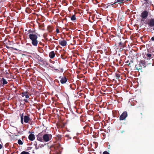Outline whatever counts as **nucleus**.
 I'll return each instance as SVG.
<instances>
[{
    "label": "nucleus",
    "mask_w": 154,
    "mask_h": 154,
    "mask_svg": "<svg viewBox=\"0 0 154 154\" xmlns=\"http://www.w3.org/2000/svg\"><path fill=\"white\" fill-rule=\"evenodd\" d=\"M29 39L32 41V44L34 46H37L38 44V41L37 39V35L35 34H30L29 35Z\"/></svg>",
    "instance_id": "nucleus-1"
},
{
    "label": "nucleus",
    "mask_w": 154,
    "mask_h": 154,
    "mask_svg": "<svg viewBox=\"0 0 154 154\" xmlns=\"http://www.w3.org/2000/svg\"><path fill=\"white\" fill-rule=\"evenodd\" d=\"M146 67V64L145 60H140L139 63L136 64L135 66V70L138 71L141 70L142 72V69L143 68H145Z\"/></svg>",
    "instance_id": "nucleus-2"
},
{
    "label": "nucleus",
    "mask_w": 154,
    "mask_h": 154,
    "mask_svg": "<svg viewBox=\"0 0 154 154\" xmlns=\"http://www.w3.org/2000/svg\"><path fill=\"white\" fill-rule=\"evenodd\" d=\"M112 36H113L114 40H115V39H119V42H118L117 44L119 45V47H124L125 46V44L124 42L123 41H122L121 39H120L119 37L118 36H114L113 35H112Z\"/></svg>",
    "instance_id": "nucleus-3"
},
{
    "label": "nucleus",
    "mask_w": 154,
    "mask_h": 154,
    "mask_svg": "<svg viewBox=\"0 0 154 154\" xmlns=\"http://www.w3.org/2000/svg\"><path fill=\"white\" fill-rule=\"evenodd\" d=\"M125 2L124 0H115V2L114 3H109L108 5V7L112 5V7L116 8V3H118L119 5L123 4Z\"/></svg>",
    "instance_id": "nucleus-4"
},
{
    "label": "nucleus",
    "mask_w": 154,
    "mask_h": 154,
    "mask_svg": "<svg viewBox=\"0 0 154 154\" xmlns=\"http://www.w3.org/2000/svg\"><path fill=\"white\" fill-rule=\"evenodd\" d=\"M52 135L51 134H45L43 135V142H48L51 140Z\"/></svg>",
    "instance_id": "nucleus-5"
},
{
    "label": "nucleus",
    "mask_w": 154,
    "mask_h": 154,
    "mask_svg": "<svg viewBox=\"0 0 154 154\" xmlns=\"http://www.w3.org/2000/svg\"><path fill=\"white\" fill-rule=\"evenodd\" d=\"M148 16V13L147 11H143L141 14L140 17H141V20L144 21Z\"/></svg>",
    "instance_id": "nucleus-6"
},
{
    "label": "nucleus",
    "mask_w": 154,
    "mask_h": 154,
    "mask_svg": "<svg viewBox=\"0 0 154 154\" xmlns=\"http://www.w3.org/2000/svg\"><path fill=\"white\" fill-rule=\"evenodd\" d=\"M128 116V113L127 111L124 112L119 117V120L120 121L126 120V118Z\"/></svg>",
    "instance_id": "nucleus-7"
},
{
    "label": "nucleus",
    "mask_w": 154,
    "mask_h": 154,
    "mask_svg": "<svg viewBox=\"0 0 154 154\" xmlns=\"http://www.w3.org/2000/svg\"><path fill=\"white\" fill-rule=\"evenodd\" d=\"M43 135L42 133H40L37 136L38 140L40 142H43Z\"/></svg>",
    "instance_id": "nucleus-8"
},
{
    "label": "nucleus",
    "mask_w": 154,
    "mask_h": 154,
    "mask_svg": "<svg viewBox=\"0 0 154 154\" xmlns=\"http://www.w3.org/2000/svg\"><path fill=\"white\" fill-rule=\"evenodd\" d=\"M29 93L27 91H25L22 92L21 93V95L22 97H23L25 96L26 98H28L29 97Z\"/></svg>",
    "instance_id": "nucleus-9"
},
{
    "label": "nucleus",
    "mask_w": 154,
    "mask_h": 154,
    "mask_svg": "<svg viewBox=\"0 0 154 154\" xmlns=\"http://www.w3.org/2000/svg\"><path fill=\"white\" fill-rule=\"evenodd\" d=\"M59 41V44L62 46H65L67 45V42L65 40H60Z\"/></svg>",
    "instance_id": "nucleus-10"
},
{
    "label": "nucleus",
    "mask_w": 154,
    "mask_h": 154,
    "mask_svg": "<svg viewBox=\"0 0 154 154\" xmlns=\"http://www.w3.org/2000/svg\"><path fill=\"white\" fill-rule=\"evenodd\" d=\"M151 56L152 55L151 54L145 53V55H143V57L147 59H150L151 58Z\"/></svg>",
    "instance_id": "nucleus-11"
},
{
    "label": "nucleus",
    "mask_w": 154,
    "mask_h": 154,
    "mask_svg": "<svg viewBox=\"0 0 154 154\" xmlns=\"http://www.w3.org/2000/svg\"><path fill=\"white\" fill-rule=\"evenodd\" d=\"M67 81V79L66 76H64L61 78L60 82L62 84H63L66 83Z\"/></svg>",
    "instance_id": "nucleus-12"
},
{
    "label": "nucleus",
    "mask_w": 154,
    "mask_h": 154,
    "mask_svg": "<svg viewBox=\"0 0 154 154\" xmlns=\"http://www.w3.org/2000/svg\"><path fill=\"white\" fill-rule=\"evenodd\" d=\"M149 26L153 27L154 26V19H151L149 21V23H148Z\"/></svg>",
    "instance_id": "nucleus-13"
},
{
    "label": "nucleus",
    "mask_w": 154,
    "mask_h": 154,
    "mask_svg": "<svg viewBox=\"0 0 154 154\" xmlns=\"http://www.w3.org/2000/svg\"><path fill=\"white\" fill-rule=\"evenodd\" d=\"M29 115L25 116L24 117V122L26 123H28L29 121L30 120Z\"/></svg>",
    "instance_id": "nucleus-14"
},
{
    "label": "nucleus",
    "mask_w": 154,
    "mask_h": 154,
    "mask_svg": "<svg viewBox=\"0 0 154 154\" xmlns=\"http://www.w3.org/2000/svg\"><path fill=\"white\" fill-rule=\"evenodd\" d=\"M28 138L30 140L33 141L35 138V135L33 134H31L29 135Z\"/></svg>",
    "instance_id": "nucleus-15"
},
{
    "label": "nucleus",
    "mask_w": 154,
    "mask_h": 154,
    "mask_svg": "<svg viewBox=\"0 0 154 154\" xmlns=\"http://www.w3.org/2000/svg\"><path fill=\"white\" fill-rule=\"evenodd\" d=\"M55 56V53L54 51H51L49 54V56L52 59Z\"/></svg>",
    "instance_id": "nucleus-16"
},
{
    "label": "nucleus",
    "mask_w": 154,
    "mask_h": 154,
    "mask_svg": "<svg viewBox=\"0 0 154 154\" xmlns=\"http://www.w3.org/2000/svg\"><path fill=\"white\" fill-rule=\"evenodd\" d=\"M20 116L21 118V123L23 124V113L22 114H20Z\"/></svg>",
    "instance_id": "nucleus-17"
},
{
    "label": "nucleus",
    "mask_w": 154,
    "mask_h": 154,
    "mask_svg": "<svg viewBox=\"0 0 154 154\" xmlns=\"http://www.w3.org/2000/svg\"><path fill=\"white\" fill-rule=\"evenodd\" d=\"M47 30L49 32H51L53 31V29L51 26H48L47 28Z\"/></svg>",
    "instance_id": "nucleus-18"
},
{
    "label": "nucleus",
    "mask_w": 154,
    "mask_h": 154,
    "mask_svg": "<svg viewBox=\"0 0 154 154\" xmlns=\"http://www.w3.org/2000/svg\"><path fill=\"white\" fill-rule=\"evenodd\" d=\"M71 20L73 21H74L76 20L75 16V14L72 15V16L71 17Z\"/></svg>",
    "instance_id": "nucleus-19"
},
{
    "label": "nucleus",
    "mask_w": 154,
    "mask_h": 154,
    "mask_svg": "<svg viewBox=\"0 0 154 154\" xmlns=\"http://www.w3.org/2000/svg\"><path fill=\"white\" fill-rule=\"evenodd\" d=\"M115 76L116 77V78L117 79H119V78L120 77V74L116 73H115Z\"/></svg>",
    "instance_id": "nucleus-20"
},
{
    "label": "nucleus",
    "mask_w": 154,
    "mask_h": 154,
    "mask_svg": "<svg viewBox=\"0 0 154 154\" xmlns=\"http://www.w3.org/2000/svg\"><path fill=\"white\" fill-rule=\"evenodd\" d=\"M18 143L19 145H22L23 144V142L20 139H19L18 140Z\"/></svg>",
    "instance_id": "nucleus-21"
},
{
    "label": "nucleus",
    "mask_w": 154,
    "mask_h": 154,
    "mask_svg": "<svg viewBox=\"0 0 154 154\" xmlns=\"http://www.w3.org/2000/svg\"><path fill=\"white\" fill-rule=\"evenodd\" d=\"M20 154H30L28 152L23 151Z\"/></svg>",
    "instance_id": "nucleus-22"
},
{
    "label": "nucleus",
    "mask_w": 154,
    "mask_h": 154,
    "mask_svg": "<svg viewBox=\"0 0 154 154\" xmlns=\"http://www.w3.org/2000/svg\"><path fill=\"white\" fill-rule=\"evenodd\" d=\"M65 137L68 138V139H71V137L68 134H66L65 135Z\"/></svg>",
    "instance_id": "nucleus-23"
},
{
    "label": "nucleus",
    "mask_w": 154,
    "mask_h": 154,
    "mask_svg": "<svg viewBox=\"0 0 154 154\" xmlns=\"http://www.w3.org/2000/svg\"><path fill=\"white\" fill-rule=\"evenodd\" d=\"M28 32L29 33V34H33V33L34 32V31L32 30L31 29H30L28 31Z\"/></svg>",
    "instance_id": "nucleus-24"
},
{
    "label": "nucleus",
    "mask_w": 154,
    "mask_h": 154,
    "mask_svg": "<svg viewBox=\"0 0 154 154\" xmlns=\"http://www.w3.org/2000/svg\"><path fill=\"white\" fill-rule=\"evenodd\" d=\"M60 147V144H57L56 146V147H57L58 149H59Z\"/></svg>",
    "instance_id": "nucleus-25"
},
{
    "label": "nucleus",
    "mask_w": 154,
    "mask_h": 154,
    "mask_svg": "<svg viewBox=\"0 0 154 154\" xmlns=\"http://www.w3.org/2000/svg\"><path fill=\"white\" fill-rule=\"evenodd\" d=\"M17 134H17L16 135V136H18V135H21L22 134V132H21L20 131H19L18 132Z\"/></svg>",
    "instance_id": "nucleus-26"
},
{
    "label": "nucleus",
    "mask_w": 154,
    "mask_h": 154,
    "mask_svg": "<svg viewBox=\"0 0 154 154\" xmlns=\"http://www.w3.org/2000/svg\"><path fill=\"white\" fill-rule=\"evenodd\" d=\"M60 32L59 30L57 28L56 29V32L57 33H58Z\"/></svg>",
    "instance_id": "nucleus-27"
},
{
    "label": "nucleus",
    "mask_w": 154,
    "mask_h": 154,
    "mask_svg": "<svg viewBox=\"0 0 154 154\" xmlns=\"http://www.w3.org/2000/svg\"><path fill=\"white\" fill-rule=\"evenodd\" d=\"M124 47H120V51H122L123 50V48H124Z\"/></svg>",
    "instance_id": "nucleus-28"
},
{
    "label": "nucleus",
    "mask_w": 154,
    "mask_h": 154,
    "mask_svg": "<svg viewBox=\"0 0 154 154\" xmlns=\"http://www.w3.org/2000/svg\"><path fill=\"white\" fill-rule=\"evenodd\" d=\"M23 100L25 101V102L26 103L28 102V100L26 99H24Z\"/></svg>",
    "instance_id": "nucleus-29"
},
{
    "label": "nucleus",
    "mask_w": 154,
    "mask_h": 154,
    "mask_svg": "<svg viewBox=\"0 0 154 154\" xmlns=\"http://www.w3.org/2000/svg\"><path fill=\"white\" fill-rule=\"evenodd\" d=\"M128 1H131V0H124V1L125 2H127Z\"/></svg>",
    "instance_id": "nucleus-30"
},
{
    "label": "nucleus",
    "mask_w": 154,
    "mask_h": 154,
    "mask_svg": "<svg viewBox=\"0 0 154 154\" xmlns=\"http://www.w3.org/2000/svg\"><path fill=\"white\" fill-rule=\"evenodd\" d=\"M2 147L3 146L2 145V144H0V149H1L2 148Z\"/></svg>",
    "instance_id": "nucleus-31"
},
{
    "label": "nucleus",
    "mask_w": 154,
    "mask_h": 154,
    "mask_svg": "<svg viewBox=\"0 0 154 154\" xmlns=\"http://www.w3.org/2000/svg\"><path fill=\"white\" fill-rule=\"evenodd\" d=\"M151 40H152V41H154V37H152L151 38Z\"/></svg>",
    "instance_id": "nucleus-32"
},
{
    "label": "nucleus",
    "mask_w": 154,
    "mask_h": 154,
    "mask_svg": "<svg viewBox=\"0 0 154 154\" xmlns=\"http://www.w3.org/2000/svg\"><path fill=\"white\" fill-rule=\"evenodd\" d=\"M35 149H38V148H37V146H35Z\"/></svg>",
    "instance_id": "nucleus-33"
},
{
    "label": "nucleus",
    "mask_w": 154,
    "mask_h": 154,
    "mask_svg": "<svg viewBox=\"0 0 154 154\" xmlns=\"http://www.w3.org/2000/svg\"><path fill=\"white\" fill-rule=\"evenodd\" d=\"M25 136H23L22 137V139H23V138H24L25 137Z\"/></svg>",
    "instance_id": "nucleus-34"
},
{
    "label": "nucleus",
    "mask_w": 154,
    "mask_h": 154,
    "mask_svg": "<svg viewBox=\"0 0 154 154\" xmlns=\"http://www.w3.org/2000/svg\"><path fill=\"white\" fill-rule=\"evenodd\" d=\"M116 48H117V49H119V47H117V46L116 47Z\"/></svg>",
    "instance_id": "nucleus-35"
},
{
    "label": "nucleus",
    "mask_w": 154,
    "mask_h": 154,
    "mask_svg": "<svg viewBox=\"0 0 154 154\" xmlns=\"http://www.w3.org/2000/svg\"><path fill=\"white\" fill-rule=\"evenodd\" d=\"M148 0H144V1H145L146 2H147V1H148Z\"/></svg>",
    "instance_id": "nucleus-36"
},
{
    "label": "nucleus",
    "mask_w": 154,
    "mask_h": 154,
    "mask_svg": "<svg viewBox=\"0 0 154 154\" xmlns=\"http://www.w3.org/2000/svg\"><path fill=\"white\" fill-rule=\"evenodd\" d=\"M130 63H129V64H128V65H130Z\"/></svg>",
    "instance_id": "nucleus-37"
},
{
    "label": "nucleus",
    "mask_w": 154,
    "mask_h": 154,
    "mask_svg": "<svg viewBox=\"0 0 154 154\" xmlns=\"http://www.w3.org/2000/svg\"><path fill=\"white\" fill-rule=\"evenodd\" d=\"M140 114H141V115H142V113H140Z\"/></svg>",
    "instance_id": "nucleus-38"
},
{
    "label": "nucleus",
    "mask_w": 154,
    "mask_h": 154,
    "mask_svg": "<svg viewBox=\"0 0 154 154\" xmlns=\"http://www.w3.org/2000/svg\"><path fill=\"white\" fill-rule=\"evenodd\" d=\"M14 49L16 50H17V49Z\"/></svg>",
    "instance_id": "nucleus-39"
}]
</instances>
